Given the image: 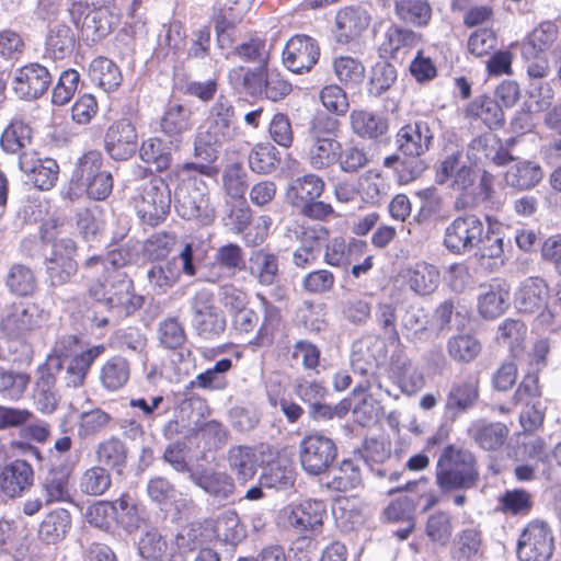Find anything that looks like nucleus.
<instances>
[{
    "label": "nucleus",
    "instance_id": "nucleus-1",
    "mask_svg": "<svg viewBox=\"0 0 561 561\" xmlns=\"http://www.w3.org/2000/svg\"><path fill=\"white\" fill-rule=\"evenodd\" d=\"M103 156L89 150L78 158L68 185L60 191L65 199L76 201L83 194L90 201H104L113 190L111 172L102 170Z\"/></svg>",
    "mask_w": 561,
    "mask_h": 561
},
{
    "label": "nucleus",
    "instance_id": "nucleus-2",
    "mask_svg": "<svg viewBox=\"0 0 561 561\" xmlns=\"http://www.w3.org/2000/svg\"><path fill=\"white\" fill-rule=\"evenodd\" d=\"M61 222L50 217L38 227L39 239L44 244H51V253L45 257L46 273L51 287L61 286L70 280L78 271L75 260L77 243L71 238L57 239Z\"/></svg>",
    "mask_w": 561,
    "mask_h": 561
},
{
    "label": "nucleus",
    "instance_id": "nucleus-3",
    "mask_svg": "<svg viewBox=\"0 0 561 561\" xmlns=\"http://www.w3.org/2000/svg\"><path fill=\"white\" fill-rule=\"evenodd\" d=\"M479 481L476 456L455 445L446 446L437 461L436 484L443 493L472 489Z\"/></svg>",
    "mask_w": 561,
    "mask_h": 561
},
{
    "label": "nucleus",
    "instance_id": "nucleus-4",
    "mask_svg": "<svg viewBox=\"0 0 561 561\" xmlns=\"http://www.w3.org/2000/svg\"><path fill=\"white\" fill-rule=\"evenodd\" d=\"M433 133L426 122L417 121L402 126L396 135L397 149L403 156L411 158L401 162L399 181L409 183L426 170V164L420 159L430 150Z\"/></svg>",
    "mask_w": 561,
    "mask_h": 561
},
{
    "label": "nucleus",
    "instance_id": "nucleus-5",
    "mask_svg": "<svg viewBox=\"0 0 561 561\" xmlns=\"http://www.w3.org/2000/svg\"><path fill=\"white\" fill-rule=\"evenodd\" d=\"M339 121L320 113L313 116L308 127L307 161L313 170L332 167L339 160L341 142L335 139Z\"/></svg>",
    "mask_w": 561,
    "mask_h": 561
},
{
    "label": "nucleus",
    "instance_id": "nucleus-6",
    "mask_svg": "<svg viewBox=\"0 0 561 561\" xmlns=\"http://www.w3.org/2000/svg\"><path fill=\"white\" fill-rule=\"evenodd\" d=\"M324 181L309 173L293 180L286 190L287 202L305 217L325 220L334 215L333 207L318 198L324 192Z\"/></svg>",
    "mask_w": 561,
    "mask_h": 561
},
{
    "label": "nucleus",
    "instance_id": "nucleus-7",
    "mask_svg": "<svg viewBox=\"0 0 561 561\" xmlns=\"http://www.w3.org/2000/svg\"><path fill=\"white\" fill-rule=\"evenodd\" d=\"M178 214L186 220H197L210 225L215 217V208L209 202L206 184L197 178L183 179L175 192Z\"/></svg>",
    "mask_w": 561,
    "mask_h": 561
},
{
    "label": "nucleus",
    "instance_id": "nucleus-8",
    "mask_svg": "<svg viewBox=\"0 0 561 561\" xmlns=\"http://www.w3.org/2000/svg\"><path fill=\"white\" fill-rule=\"evenodd\" d=\"M335 458L334 442L320 433L307 435L299 444L300 465L310 476L325 472Z\"/></svg>",
    "mask_w": 561,
    "mask_h": 561
},
{
    "label": "nucleus",
    "instance_id": "nucleus-9",
    "mask_svg": "<svg viewBox=\"0 0 561 561\" xmlns=\"http://www.w3.org/2000/svg\"><path fill=\"white\" fill-rule=\"evenodd\" d=\"M484 234L482 220L472 214L455 218L445 229L444 244L453 253L460 254L478 247Z\"/></svg>",
    "mask_w": 561,
    "mask_h": 561
},
{
    "label": "nucleus",
    "instance_id": "nucleus-10",
    "mask_svg": "<svg viewBox=\"0 0 561 561\" xmlns=\"http://www.w3.org/2000/svg\"><path fill=\"white\" fill-rule=\"evenodd\" d=\"M554 548L550 528L545 522L533 520L523 530L517 543L519 561H547Z\"/></svg>",
    "mask_w": 561,
    "mask_h": 561
},
{
    "label": "nucleus",
    "instance_id": "nucleus-11",
    "mask_svg": "<svg viewBox=\"0 0 561 561\" xmlns=\"http://www.w3.org/2000/svg\"><path fill=\"white\" fill-rule=\"evenodd\" d=\"M48 68L37 61L28 62L14 71L12 90L18 99L35 101L43 96L51 84Z\"/></svg>",
    "mask_w": 561,
    "mask_h": 561
},
{
    "label": "nucleus",
    "instance_id": "nucleus-12",
    "mask_svg": "<svg viewBox=\"0 0 561 561\" xmlns=\"http://www.w3.org/2000/svg\"><path fill=\"white\" fill-rule=\"evenodd\" d=\"M33 466L23 458L0 465V495L9 500L24 496L34 485Z\"/></svg>",
    "mask_w": 561,
    "mask_h": 561
},
{
    "label": "nucleus",
    "instance_id": "nucleus-13",
    "mask_svg": "<svg viewBox=\"0 0 561 561\" xmlns=\"http://www.w3.org/2000/svg\"><path fill=\"white\" fill-rule=\"evenodd\" d=\"M192 309L193 323L199 336L214 339L225 331V317L214 305L213 295L209 291H197L192 299Z\"/></svg>",
    "mask_w": 561,
    "mask_h": 561
},
{
    "label": "nucleus",
    "instance_id": "nucleus-14",
    "mask_svg": "<svg viewBox=\"0 0 561 561\" xmlns=\"http://www.w3.org/2000/svg\"><path fill=\"white\" fill-rule=\"evenodd\" d=\"M438 184L449 183V186L459 192H467L474 183L472 168L463 160L461 149H445L444 156L436 170Z\"/></svg>",
    "mask_w": 561,
    "mask_h": 561
},
{
    "label": "nucleus",
    "instance_id": "nucleus-15",
    "mask_svg": "<svg viewBox=\"0 0 561 561\" xmlns=\"http://www.w3.org/2000/svg\"><path fill=\"white\" fill-rule=\"evenodd\" d=\"M137 128L129 118L115 121L104 136V149L115 161L130 159L137 152Z\"/></svg>",
    "mask_w": 561,
    "mask_h": 561
},
{
    "label": "nucleus",
    "instance_id": "nucleus-16",
    "mask_svg": "<svg viewBox=\"0 0 561 561\" xmlns=\"http://www.w3.org/2000/svg\"><path fill=\"white\" fill-rule=\"evenodd\" d=\"M244 88L251 94H264L273 102H277L291 92V84L278 71L260 67L248 70L243 77Z\"/></svg>",
    "mask_w": 561,
    "mask_h": 561
},
{
    "label": "nucleus",
    "instance_id": "nucleus-17",
    "mask_svg": "<svg viewBox=\"0 0 561 561\" xmlns=\"http://www.w3.org/2000/svg\"><path fill=\"white\" fill-rule=\"evenodd\" d=\"M142 188V219L156 226L169 214L171 191L164 180L156 175H150Z\"/></svg>",
    "mask_w": 561,
    "mask_h": 561
},
{
    "label": "nucleus",
    "instance_id": "nucleus-18",
    "mask_svg": "<svg viewBox=\"0 0 561 561\" xmlns=\"http://www.w3.org/2000/svg\"><path fill=\"white\" fill-rule=\"evenodd\" d=\"M320 48L316 41L307 35H295L286 44L283 61L295 73L310 71L317 64Z\"/></svg>",
    "mask_w": 561,
    "mask_h": 561
},
{
    "label": "nucleus",
    "instance_id": "nucleus-19",
    "mask_svg": "<svg viewBox=\"0 0 561 561\" xmlns=\"http://www.w3.org/2000/svg\"><path fill=\"white\" fill-rule=\"evenodd\" d=\"M121 22V10L114 0L95 1L83 31L87 39L98 43L104 39Z\"/></svg>",
    "mask_w": 561,
    "mask_h": 561
},
{
    "label": "nucleus",
    "instance_id": "nucleus-20",
    "mask_svg": "<svg viewBox=\"0 0 561 561\" xmlns=\"http://www.w3.org/2000/svg\"><path fill=\"white\" fill-rule=\"evenodd\" d=\"M236 136L234 125L218 124L213 121L207 127H199L194 139V153L206 161L217 158L219 148Z\"/></svg>",
    "mask_w": 561,
    "mask_h": 561
},
{
    "label": "nucleus",
    "instance_id": "nucleus-21",
    "mask_svg": "<svg viewBox=\"0 0 561 561\" xmlns=\"http://www.w3.org/2000/svg\"><path fill=\"white\" fill-rule=\"evenodd\" d=\"M288 526L299 531L317 533L323 526L327 515L325 504L322 501H304L297 506L284 510Z\"/></svg>",
    "mask_w": 561,
    "mask_h": 561
},
{
    "label": "nucleus",
    "instance_id": "nucleus-22",
    "mask_svg": "<svg viewBox=\"0 0 561 561\" xmlns=\"http://www.w3.org/2000/svg\"><path fill=\"white\" fill-rule=\"evenodd\" d=\"M19 168L39 191L51 188L58 179L59 165L53 158H30L26 153L19 156Z\"/></svg>",
    "mask_w": 561,
    "mask_h": 561
},
{
    "label": "nucleus",
    "instance_id": "nucleus-23",
    "mask_svg": "<svg viewBox=\"0 0 561 561\" xmlns=\"http://www.w3.org/2000/svg\"><path fill=\"white\" fill-rule=\"evenodd\" d=\"M72 526L71 514L67 508L49 511L38 525L37 538L45 545H58L64 541Z\"/></svg>",
    "mask_w": 561,
    "mask_h": 561
},
{
    "label": "nucleus",
    "instance_id": "nucleus-24",
    "mask_svg": "<svg viewBox=\"0 0 561 561\" xmlns=\"http://www.w3.org/2000/svg\"><path fill=\"white\" fill-rule=\"evenodd\" d=\"M336 38L340 43H348L359 37L370 24V15L359 7H347L336 13Z\"/></svg>",
    "mask_w": 561,
    "mask_h": 561
},
{
    "label": "nucleus",
    "instance_id": "nucleus-25",
    "mask_svg": "<svg viewBox=\"0 0 561 561\" xmlns=\"http://www.w3.org/2000/svg\"><path fill=\"white\" fill-rule=\"evenodd\" d=\"M194 126L193 113L187 106L169 102L160 119L161 131L170 138L179 140L184 133Z\"/></svg>",
    "mask_w": 561,
    "mask_h": 561
},
{
    "label": "nucleus",
    "instance_id": "nucleus-26",
    "mask_svg": "<svg viewBox=\"0 0 561 561\" xmlns=\"http://www.w3.org/2000/svg\"><path fill=\"white\" fill-rule=\"evenodd\" d=\"M508 427L501 423H489L484 420H477L468 428L469 436L481 448L496 450L505 443L508 436Z\"/></svg>",
    "mask_w": 561,
    "mask_h": 561
},
{
    "label": "nucleus",
    "instance_id": "nucleus-27",
    "mask_svg": "<svg viewBox=\"0 0 561 561\" xmlns=\"http://www.w3.org/2000/svg\"><path fill=\"white\" fill-rule=\"evenodd\" d=\"M510 285L504 279H493L479 297V311L484 318H496L508 306Z\"/></svg>",
    "mask_w": 561,
    "mask_h": 561
},
{
    "label": "nucleus",
    "instance_id": "nucleus-28",
    "mask_svg": "<svg viewBox=\"0 0 561 561\" xmlns=\"http://www.w3.org/2000/svg\"><path fill=\"white\" fill-rule=\"evenodd\" d=\"M548 293V285L543 279L528 278L517 294L516 306L526 313L540 311L547 306Z\"/></svg>",
    "mask_w": 561,
    "mask_h": 561
},
{
    "label": "nucleus",
    "instance_id": "nucleus-29",
    "mask_svg": "<svg viewBox=\"0 0 561 561\" xmlns=\"http://www.w3.org/2000/svg\"><path fill=\"white\" fill-rule=\"evenodd\" d=\"M478 399L479 385L477 380L456 382L449 390L445 408L453 416H456L473 408Z\"/></svg>",
    "mask_w": 561,
    "mask_h": 561
},
{
    "label": "nucleus",
    "instance_id": "nucleus-30",
    "mask_svg": "<svg viewBox=\"0 0 561 561\" xmlns=\"http://www.w3.org/2000/svg\"><path fill=\"white\" fill-rule=\"evenodd\" d=\"M35 325L33 313L27 308H13L0 320V332L7 341L23 340Z\"/></svg>",
    "mask_w": 561,
    "mask_h": 561
},
{
    "label": "nucleus",
    "instance_id": "nucleus-31",
    "mask_svg": "<svg viewBox=\"0 0 561 561\" xmlns=\"http://www.w3.org/2000/svg\"><path fill=\"white\" fill-rule=\"evenodd\" d=\"M69 470L67 463L50 465L48 476L43 483L45 503L70 502Z\"/></svg>",
    "mask_w": 561,
    "mask_h": 561
},
{
    "label": "nucleus",
    "instance_id": "nucleus-32",
    "mask_svg": "<svg viewBox=\"0 0 561 561\" xmlns=\"http://www.w3.org/2000/svg\"><path fill=\"white\" fill-rule=\"evenodd\" d=\"M278 257L264 250L252 252L249 259V273L262 286H272L278 277Z\"/></svg>",
    "mask_w": 561,
    "mask_h": 561
},
{
    "label": "nucleus",
    "instance_id": "nucleus-33",
    "mask_svg": "<svg viewBox=\"0 0 561 561\" xmlns=\"http://www.w3.org/2000/svg\"><path fill=\"white\" fill-rule=\"evenodd\" d=\"M543 178L541 167L533 161H517L505 173V183L516 190L535 187Z\"/></svg>",
    "mask_w": 561,
    "mask_h": 561
},
{
    "label": "nucleus",
    "instance_id": "nucleus-34",
    "mask_svg": "<svg viewBox=\"0 0 561 561\" xmlns=\"http://www.w3.org/2000/svg\"><path fill=\"white\" fill-rule=\"evenodd\" d=\"M104 350L103 344H98L76 353L66 369V373L71 377L66 383L67 387H81L84 383L91 365Z\"/></svg>",
    "mask_w": 561,
    "mask_h": 561
},
{
    "label": "nucleus",
    "instance_id": "nucleus-35",
    "mask_svg": "<svg viewBox=\"0 0 561 561\" xmlns=\"http://www.w3.org/2000/svg\"><path fill=\"white\" fill-rule=\"evenodd\" d=\"M421 42V35L412 30L392 24L385 33L380 49L396 58L401 51L405 54Z\"/></svg>",
    "mask_w": 561,
    "mask_h": 561
},
{
    "label": "nucleus",
    "instance_id": "nucleus-36",
    "mask_svg": "<svg viewBox=\"0 0 561 561\" xmlns=\"http://www.w3.org/2000/svg\"><path fill=\"white\" fill-rule=\"evenodd\" d=\"M107 283L123 300V316L128 317L140 309V294L134 291V282L124 271L107 272Z\"/></svg>",
    "mask_w": 561,
    "mask_h": 561
},
{
    "label": "nucleus",
    "instance_id": "nucleus-37",
    "mask_svg": "<svg viewBox=\"0 0 561 561\" xmlns=\"http://www.w3.org/2000/svg\"><path fill=\"white\" fill-rule=\"evenodd\" d=\"M407 280L411 290L419 295H430L438 286L439 271L426 262H419L407 270Z\"/></svg>",
    "mask_w": 561,
    "mask_h": 561
},
{
    "label": "nucleus",
    "instance_id": "nucleus-38",
    "mask_svg": "<svg viewBox=\"0 0 561 561\" xmlns=\"http://www.w3.org/2000/svg\"><path fill=\"white\" fill-rule=\"evenodd\" d=\"M558 27L551 22H543L536 27L522 44V56L524 59L543 54L556 42Z\"/></svg>",
    "mask_w": 561,
    "mask_h": 561
},
{
    "label": "nucleus",
    "instance_id": "nucleus-39",
    "mask_svg": "<svg viewBox=\"0 0 561 561\" xmlns=\"http://www.w3.org/2000/svg\"><path fill=\"white\" fill-rule=\"evenodd\" d=\"M501 142L495 135L483 134L469 144L467 158L472 164H483L488 161L501 163Z\"/></svg>",
    "mask_w": 561,
    "mask_h": 561
},
{
    "label": "nucleus",
    "instance_id": "nucleus-40",
    "mask_svg": "<svg viewBox=\"0 0 561 561\" xmlns=\"http://www.w3.org/2000/svg\"><path fill=\"white\" fill-rule=\"evenodd\" d=\"M190 477L196 485L215 497L227 499L234 489L232 479L222 472L194 471Z\"/></svg>",
    "mask_w": 561,
    "mask_h": 561
},
{
    "label": "nucleus",
    "instance_id": "nucleus-41",
    "mask_svg": "<svg viewBox=\"0 0 561 561\" xmlns=\"http://www.w3.org/2000/svg\"><path fill=\"white\" fill-rule=\"evenodd\" d=\"M350 121L352 130L362 138L376 139L388 130L387 119L368 111H353Z\"/></svg>",
    "mask_w": 561,
    "mask_h": 561
},
{
    "label": "nucleus",
    "instance_id": "nucleus-42",
    "mask_svg": "<svg viewBox=\"0 0 561 561\" xmlns=\"http://www.w3.org/2000/svg\"><path fill=\"white\" fill-rule=\"evenodd\" d=\"M77 227L85 241L100 242L105 228L103 209L99 205L94 204L78 210Z\"/></svg>",
    "mask_w": 561,
    "mask_h": 561
},
{
    "label": "nucleus",
    "instance_id": "nucleus-43",
    "mask_svg": "<svg viewBox=\"0 0 561 561\" xmlns=\"http://www.w3.org/2000/svg\"><path fill=\"white\" fill-rule=\"evenodd\" d=\"M397 18L413 26H425L432 18V8L427 0H396Z\"/></svg>",
    "mask_w": 561,
    "mask_h": 561
},
{
    "label": "nucleus",
    "instance_id": "nucleus-44",
    "mask_svg": "<svg viewBox=\"0 0 561 561\" xmlns=\"http://www.w3.org/2000/svg\"><path fill=\"white\" fill-rule=\"evenodd\" d=\"M96 458L99 462L111 467L118 476H123L126 467L127 448L119 438L112 436L99 444Z\"/></svg>",
    "mask_w": 561,
    "mask_h": 561
},
{
    "label": "nucleus",
    "instance_id": "nucleus-45",
    "mask_svg": "<svg viewBox=\"0 0 561 561\" xmlns=\"http://www.w3.org/2000/svg\"><path fill=\"white\" fill-rule=\"evenodd\" d=\"M33 129L23 119H12L0 136V147L5 153H15L31 142Z\"/></svg>",
    "mask_w": 561,
    "mask_h": 561
},
{
    "label": "nucleus",
    "instance_id": "nucleus-46",
    "mask_svg": "<svg viewBox=\"0 0 561 561\" xmlns=\"http://www.w3.org/2000/svg\"><path fill=\"white\" fill-rule=\"evenodd\" d=\"M5 285L12 294L28 297L36 288V277L28 266L15 263L7 274Z\"/></svg>",
    "mask_w": 561,
    "mask_h": 561
},
{
    "label": "nucleus",
    "instance_id": "nucleus-47",
    "mask_svg": "<svg viewBox=\"0 0 561 561\" xmlns=\"http://www.w3.org/2000/svg\"><path fill=\"white\" fill-rule=\"evenodd\" d=\"M228 460L231 470L241 482L245 483L254 477L256 472V456L250 447H232L229 450Z\"/></svg>",
    "mask_w": 561,
    "mask_h": 561
},
{
    "label": "nucleus",
    "instance_id": "nucleus-48",
    "mask_svg": "<svg viewBox=\"0 0 561 561\" xmlns=\"http://www.w3.org/2000/svg\"><path fill=\"white\" fill-rule=\"evenodd\" d=\"M129 377V364L122 356L110 358L101 368L100 379L102 386L110 391L122 388Z\"/></svg>",
    "mask_w": 561,
    "mask_h": 561
},
{
    "label": "nucleus",
    "instance_id": "nucleus-49",
    "mask_svg": "<svg viewBox=\"0 0 561 561\" xmlns=\"http://www.w3.org/2000/svg\"><path fill=\"white\" fill-rule=\"evenodd\" d=\"M114 514H116V502L96 500L88 505L84 518L91 527L110 533Z\"/></svg>",
    "mask_w": 561,
    "mask_h": 561
},
{
    "label": "nucleus",
    "instance_id": "nucleus-50",
    "mask_svg": "<svg viewBox=\"0 0 561 561\" xmlns=\"http://www.w3.org/2000/svg\"><path fill=\"white\" fill-rule=\"evenodd\" d=\"M89 297L102 305L108 312H116L123 316V300L119 299L113 286L107 283V275L102 274L94 285L88 288Z\"/></svg>",
    "mask_w": 561,
    "mask_h": 561
},
{
    "label": "nucleus",
    "instance_id": "nucleus-51",
    "mask_svg": "<svg viewBox=\"0 0 561 561\" xmlns=\"http://www.w3.org/2000/svg\"><path fill=\"white\" fill-rule=\"evenodd\" d=\"M425 530L434 543L446 547L454 531L451 515L444 511L433 513L427 518Z\"/></svg>",
    "mask_w": 561,
    "mask_h": 561
},
{
    "label": "nucleus",
    "instance_id": "nucleus-52",
    "mask_svg": "<svg viewBox=\"0 0 561 561\" xmlns=\"http://www.w3.org/2000/svg\"><path fill=\"white\" fill-rule=\"evenodd\" d=\"M76 36L72 28L64 22L56 23L49 27L45 37V47L47 50L59 53L61 57L71 53L76 47Z\"/></svg>",
    "mask_w": 561,
    "mask_h": 561
},
{
    "label": "nucleus",
    "instance_id": "nucleus-53",
    "mask_svg": "<svg viewBox=\"0 0 561 561\" xmlns=\"http://www.w3.org/2000/svg\"><path fill=\"white\" fill-rule=\"evenodd\" d=\"M180 271L175 267V259L164 265H153L147 272L148 284L154 294H164L179 279Z\"/></svg>",
    "mask_w": 561,
    "mask_h": 561
},
{
    "label": "nucleus",
    "instance_id": "nucleus-54",
    "mask_svg": "<svg viewBox=\"0 0 561 561\" xmlns=\"http://www.w3.org/2000/svg\"><path fill=\"white\" fill-rule=\"evenodd\" d=\"M468 114L480 118L490 128L493 126H502L504 123V114L497 101L482 96L473 101L468 106Z\"/></svg>",
    "mask_w": 561,
    "mask_h": 561
},
{
    "label": "nucleus",
    "instance_id": "nucleus-55",
    "mask_svg": "<svg viewBox=\"0 0 561 561\" xmlns=\"http://www.w3.org/2000/svg\"><path fill=\"white\" fill-rule=\"evenodd\" d=\"M333 71L337 80L345 87L357 85L365 77V67L363 64L348 56L335 58L333 61Z\"/></svg>",
    "mask_w": 561,
    "mask_h": 561
},
{
    "label": "nucleus",
    "instance_id": "nucleus-56",
    "mask_svg": "<svg viewBox=\"0 0 561 561\" xmlns=\"http://www.w3.org/2000/svg\"><path fill=\"white\" fill-rule=\"evenodd\" d=\"M80 73L75 68H67L61 71L51 91V104L55 106L66 105L73 96Z\"/></svg>",
    "mask_w": 561,
    "mask_h": 561
},
{
    "label": "nucleus",
    "instance_id": "nucleus-57",
    "mask_svg": "<svg viewBox=\"0 0 561 561\" xmlns=\"http://www.w3.org/2000/svg\"><path fill=\"white\" fill-rule=\"evenodd\" d=\"M116 502V514L114 522L121 525L128 534L136 531L140 527V514L137 504L133 502L128 493H122Z\"/></svg>",
    "mask_w": 561,
    "mask_h": 561
},
{
    "label": "nucleus",
    "instance_id": "nucleus-58",
    "mask_svg": "<svg viewBox=\"0 0 561 561\" xmlns=\"http://www.w3.org/2000/svg\"><path fill=\"white\" fill-rule=\"evenodd\" d=\"M427 324L426 313L415 307L408 308L401 319V325L407 332V337L413 342H421L428 337Z\"/></svg>",
    "mask_w": 561,
    "mask_h": 561
},
{
    "label": "nucleus",
    "instance_id": "nucleus-59",
    "mask_svg": "<svg viewBox=\"0 0 561 561\" xmlns=\"http://www.w3.org/2000/svg\"><path fill=\"white\" fill-rule=\"evenodd\" d=\"M362 483L359 467L352 460H343L334 471L329 486L335 491L345 492Z\"/></svg>",
    "mask_w": 561,
    "mask_h": 561
},
{
    "label": "nucleus",
    "instance_id": "nucleus-60",
    "mask_svg": "<svg viewBox=\"0 0 561 561\" xmlns=\"http://www.w3.org/2000/svg\"><path fill=\"white\" fill-rule=\"evenodd\" d=\"M112 421V415L101 408H93L79 413L78 437L85 439L99 433Z\"/></svg>",
    "mask_w": 561,
    "mask_h": 561
},
{
    "label": "nucleus",
    "instance_id": "nucleus-61",
    "mask_svg": "<svg viewBox=\"0 0 561 561\" xmlns=\"http://www.w3.org/2000/svg\"><path fill=\"white\" fill-rule=\"evenodd\" d=\"M448 354L457 362L468 363L473 360L481 351L480 342L471 335H457L449 339Z\"/></svg>",
    "mask_w": 561,
    "mask_h": 561
},
{
    "label": "nucleus",
    "instance_id": "nucleus-62",
    "mask_svg": "<svg viewBox=\"0 0 561 561\" xmlns=\"http://www.w3.org/2000/svg\"><path fill=\"white\" fill-rule=\"evenodd\" d=\"M278 151L270 144L256 145L249 154V165L256 173H271L278 162Z\"/></svg>",
    "mask_w": 561,
    "mask_h": 561
},
{
    "label": "nucleus",
    "instance_id": "nucleus-63",
    "mask_svg": "<svg viewBox=\"0 0 561 561\" xmlns=\"http://www.w3.org/2000/svg\"><path fill=\"white\" fill-rule=\"evenodd\" d=\"M397 79L396 68L385 61L377 62L371 69L369 80V93L379 96L394 83Z\"/></svg>",
    "mask_w": 561,
    "mask_h": 561
},
{
    "label": "nucleus",
    "instance_id": "nucleus-64",
    "mask_svg": "<svg viewBox=\"0 0 561 561\" xmlns=\"http://www.w3.org/2000/svg\"><path fill=\"white\" fill-rule=\"evenodd\" d=\"M527 334L526 325L515 319H507L499 327L497 339L510 346L512 353L516 355L520 350Z\"/></svg>",
    "mask_w": 561,
    "mask_h": 561
}]
</instances>
